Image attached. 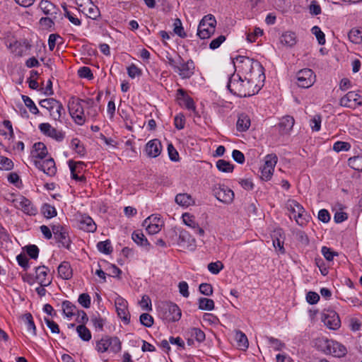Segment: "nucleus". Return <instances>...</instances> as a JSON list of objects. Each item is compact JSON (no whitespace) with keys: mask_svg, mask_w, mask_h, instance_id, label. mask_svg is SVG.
Wrapping results in <instances>:
<instances>
[{"mask_svg":"<svg viewBox=\"0 0 362 362\" xmlns=\"http://www.w3.org/2000/svg\"><path fill=\"white\" fill-rule=\"evenodd\" d=\"M233 62L238 71L237 74H240L246 80L252 78L255 83L264 80V68L259 62L247 57L238 56L233 59Z\"/></svg>","mask_w":362,"mask_h":362,"instance_id":"obj_1","label":"nucleus"},{"mask_svg":"<svg viewBox=\"0 0 362 362\" xmlns=\"http://www.w3.org/2000/svg\"><path fill=\"white\" fill-rule=\"evenodd\" d=\"M255 81L252 78L246 80L240 74H233L227 84L230 93L240 97L250 96L254 94L252 87L256 86Z\"/></svg>","mask_w":362,"mask_h":362,"instance_id":"obj_2","label":"nucleus"},{"mask_svg":"<svg viewBox=\"0 0 362 362\" xmlns=\"http://www.w3.org/2000/svg\"><path fill=\"white\" fill-rule=\"evenodd\" d=\"M286 207L289 212L290 218H293L298 225L304 226L309 222L310 218L309 214L297 201L288 199L286 204Z\"/></svg>","mask_w":362,"mask_h":362,"instance_id":"obj_3","label":"nucleus"},{"mask_svg":"<svg viewBox=\"0 0 362 362\" xmlns=\"http://www.w3.org/2000/svg\"><path fill=\"white\" fill-rule=\"evenodd\" d=\"M83 100L73 98L69 102V114L78 125H83L86 122V106Z\"/></svg>","mask_w":362,"mask_h":362,"instance_id":"obj_4","label":"nucleus"},{"mask_svg":"<svg viewBox=\"0 0 362 362\" xmlns=\"http://www.w3.org/2000/svg\"><path fill=\"white\" fill-rule=\"evenodd\" d=\"M158 312L160 317L168 322L178 321L182 315L179 307L173 303H163L159 306Z\"/></svg>","mask_w":362,"mask_h":362,"instance_id":"obj_5","label":"nucleus"},{"mask_svg":"<svg viewBox=\"0 0 362 362\" xmlns=\"http://www.w3.org/2000/svg\"><path fill=\"white\" fill-rule=\"evenodd\" d=\"M216 25V20L213 15L204 16L198 25L197 35L201 39L210 37L215 32Z\"/></svg>","mask_w":362,"mask_h":362,"instance_id":"obj_6","label":"nucleus"},{"mask_svg":"<svg viewBox=\"0 0 362 362\" xmlns=\"http://www.w3.org/2000/svg\"><path fill=\"white\" fill-rule=\"evenodd\" d=\"M10 200L15 208L20 209L28 216H35L37 213V209L32 202L22 195H11Z\"/></svg>","mask_w":362,"mask_h":362,"instance_id":"obj_7","label":"nucleus"},{"mask_svg":"<svg viewBox=\"0 0 362 362\" xmlns=\"http://www.w3.org/2000/svg\"><path fill=\"white\" fill-rule=\"evenodd\" d=\"M297 85L303 88L312 86L315 81V74L310 69H303L296 74Z\"/></svg>","mask_w":362,"mask_h":362,"instance_id":"obj_8","label":"nucleus"},{"mask_svg":"<svg viewBox=\"0 0 362 362\" xmlns=\"http://www.w3.org/2000/svg\"><path fill=\"white\" fill-rule=\"evenodd\" d=\"M321 320L329 329L336 330L341 326L338 314L333 310H325L322 313Z\"/></svg>","mask_w":362,"mask_h":362,"instance_id":"obj_9","label":"nucleus"},{"mask_svg":"<svg viewBox=\"0 0 362 362\" xmlns=\"http://www.w3.org/2000/svg\"><path fill=\"white\" fill-rule=\"evenodd\" d=\"M277 160V156L275 154H269L265 156L264 163L261 168V177L262 180H269L271 179Z\"/></svg>","mask_w":362,"mask_h":362,"instance_id":"obj_10","label":"nucleus"},{"mask_svg":"<svg viewBox=\"0 0 362 362\" xmlns=\"http://www.w3.org/2000/svg\"><path fill=\"white\" fill-rule=\"evenodd\" d=\"M51 228L54 238L57 241L60 243L63 247L69 248L71 240L67 228L59 224H53Z\"/></svg>","mask_w":362,"mask_h":362,"instance_id":"obj_11","label":"nucleus"},{"mask_svg":"<svg viewBox=\"0 0 362 362\" xmlns=\"http://www.w3.org/2000/svg\"><path fill=\"white\" fill-rule=\"evenodd\" d=\"M340 105L355 109L362 105V96L355 91H349L340 99Z\"/></svg>","mask_w":362,"mask_h":362,"instance_id":"obj_12","label":"nucleus"},{"mask_svg":"<svg viewBox=\"0 0 362 362\" xmlns=\"http://www.w3.org/2000/svg\"><path fill=\"white\" fill-rule=\"evenodd\" d=\"M115 305L117 315L126 324L130 320V314L128 310L127 302L121 296H117L115 300Z\"/></svg>","mask_w":362,"mask_h":362,"instance_id":"obj_13","label":"nucleus"},{"mask_svg":"<svg viewBox=\"0 0 362 362\" xmlns=\"http://www.w3.org/2000/svg\"><path fill=\"white\" fill-rule=\"evenodd\" d=\"M215 197L220 202L225 204H230L234 199V192L225 185H219L214 189Z\"/></svg>","mask_w":362,"mask_h":362,"instance_id":"obj_14","label":"nucleus"},{"mask_svg":"<svg viewBox=\"0 0 362 362\" xmlns=\"http://www.w3.org/2000/svg\"><path fill=\"white\" fill-rule=\"evenodd\" d=\"M39 129L43 134L55 139L57 141H62L65 137L62 131L57 130L49 123L40 124Z\"/></svg>","mask_w":362,"mask_h":362,"instance_id":"obj_15","label":"nucleus"},{"mask_svg":"<svg viewBox=\"0 0 362 362\" xmlns=\"http://www.w3.org/2000/svg\"><path fill=\"white\" fill-rule=\"evenodd\" d=\"M194 64L192 60H188L185 62L182 59L180 64H178L177 68L175 70V72L182 78H189L194 74Z\"/></svg>","mask_w":362,"mask_h":362,"instance_id":"obj_16","label":"nucleus"},{"mask_svg":"<svg viewBox=\"0 0 362 362\" xmlns=\"http://www.w3.org/2000/svg\"><path fill=\"white\" fill-rule=\"evenodd\" d=\"M35 165L49 176H53L57 172L54 160L52 158L47 160H34Z\"/></svg>","mask_w":362,"mask_h":362,"instance_id":"obj_17","label":"nucleus"},{"mask_svg":"<svg viewBox=\"0 0 362 362\" xmlns=\"http://www.w3.org/2000/svg\"><path fill=\"white\" fill-rule=\"evenodd\" d=\"M143 226L146 228L148 233L153 235L161 230L162 223L158 217L151 215L144 221Z\"/></svg>","mask_w":362,"mask_h":362,"instance_id":"obj_18","label":"nucleus"},{"mask_svg":"<svg viewBox=\"0 0 362 362\" xmlns=\"http://www.w3.org/2000/svg\"><path fill=\"white\" fill-rule=\"evenodd\" d=\"M76 221L80 229L86 232H94L96 230V225L91 217L86 214H79Z\"/></svg>","mask_w":362,"mask_h":362,"instance_id":"obj_19","label":"nucleus"},{"mask_svg":"<svg viewBox=\"0 0 362 362\" xmlns=\"http://www.w3.org/2000/svg\"><path fill=\"white\" fill-rule=\"evenodd\" d=\"M162 151L161 142L157 139H152L147 142L145 146V152L150 158L158 157Z\"/></svg>","mask_w":362,"mask_h":362,"instance_id":"obj_20","label":"nucleus"},{"mask_svg":"<svg viewBox=\"0 0 362 362\" xmlns=\"http://www.w3.org/2000/svg\"><path fill=\"white\" fill-rule=\"evenodd\" d=\"M178 244L185 248L194 249L196 245L195 239L186 230L180 232Z\"/></svg>","mask_w":362,"mask_h":362,"instance_id":"obj_21","label":"nucleus"},{"mask_svg":"<svg viewBox=\"0 0 362 362\" xmlns=\"http://www.w3.org/2000/svg\"><path fill=\"white\" fill-rule=\"evenodd\" d=\"M331 339H328L326 337H321L315 339L313 341V346L319 351L328 354L330 353V346L332 344Z\"/></svg>","mask_w":362,"mask_h":362,"instance_id":"obj_22","label":"nucleus"},{"mask_svg":"<svg viewBox=\"0 0 362 362\" xmlns=\"http://www.w3.org/2000/svg\"><path fill=\"white\" fill-rule=\"evenodd\" d=\"M177 99L181 105L185 106L189 110H194V103L192 98L188 96L183 89H178L177 93Z\"/></svg>","mask_w":362,"mask_h":362,"instance_id":"obj_23","label":"nucleus"},{"mask_svg":"<svg viewBox=\"0 0 362 362\" xmlns=\"http://www.w3.org/2000/svg\"><path fill=\"white\" fill-rule=\"evenodd\" d=\"M49 272V269L45 266L38 267L35 269L36 279L42 286H47L51 284V280L47 278Z\"/></svg>","mask_w":362,"mask_h":362,"instance_id":"obj_24","label":"nucleus"},{"mask_svg":"<svg viewBox=\"0 0 362 362\" xmlns=\"http://www.w3.org/2000/svg\"><path fill=\"white\" fill-rule=\"evenodd\" d=\"M83 104L86 106V121L88 119L95 118L98 115V110L94 100L91 98H88L83 100Z\"/></svg>","mask_w":362,"mask_h":362,"instance_id":"obj_25","label":"nucleus"},{"mask_svg":"<svg viewBox=\"0 0 362 362\" xmlns=\"http://www.w3.org/2000/svg\"><path fill=\"white\" fill-rule=\"evenodd\" d=\"M182 221L185 225L194 229L195 233L201 236L204 235V230L199 227V224L195 220L194 216L186 213L182 215Z\"/></svg>","mask_w":362,"mask_h":362,"instance_id":"obj_26","label":"nucleus"},{"mask_svg":"<svg viewBox=\"0 0 362 362\" xmlns=\"http://www.w3.org/2000/svg\"><path fill=\"white\" fill-rule=\"evenodd\" d=\"M31 153L34 160H41L44 159L47 154V147L42 142L35 143L33 145V149Z\"/></svg>","mask_w":362,"mask_h":362,"instance_id":"obj_27","label":"nucleus"},{"mask_svg":"<svg viewBox=\"0 0 362 362\" xmlns=\"http://www.w3.org/2000/svg\"><path fill=\"white\" fill-rule=\"evenodd\" d=\"M346 353L347 349L343 344L334 340L332 341L330 353L329 354L340 358L344 356Z\"/></svg>","mask_w":362,"mask_h":362,"instance_id":"obj_28","label":"nucleus"},{"mask_svg":"<svg viewBox=\"0 0 362 362\" xmlns=\"http://www.w3.org/2000/svg\"><path fill=\"white\" fill-rule=\"evenodd\" d=\"M81 12L84 13L87 17L95 20L100 16V11L98 8L90 1L87 6L81 8Z\"/></svg>","mask_w":362,"mask_h":362,"instance_id":"obj_29","label":"nucleus"},{"mask_svg":"<svg viewBox=\"0 0 362 362\" xmlns=\"http://www.w3.org/2000/svg\"><path fill=\"white\" fill-rule=\"evenodd\" d=\"M294 124V119L291 116L284 117L279 124V131L281 134H284L288 133L293 128Z\"/></svg>","mask_w":362,"mask_h":362,"instance_id":"obj_30","label":"nucleus"},{"mask_svg":"<svg viewBox=\"0 0 362 362\" xmlns=\"http://www.w3.org/2000/svg\"><path fill=\"white\" fill-rule=\"evenodd\" d=\"M250 118L247 115L240 114L236 123L237 130L241 132H246L250 128Z\"/></svg>","mask_w":362,"mask_h":362,"instance_id":"obj_31","label":"nucleus"},{"mask_svg":"<svg viewBox=\"0 0 362 362\" xmlns=\"http://www.w3.org/2000/svg\"><path fill=\"white\" fill-rule=\"evenodd\" d=\"M280 42L287 47H292L297 42L295 33L286 31L280 37Z\"/></svg>","mask_w":362,"mask_h":362,"instance_id":"obj_32","label":"nucleus"},{"mask_svg":"<svg viewBox=\"0 0 362 362\" xmlns=\"http://www.w3.org/2000/svg\"><path fill=\"white\" fill-rule=\"evenodd\" d=\"M58 274L63 279H69L72 277L73 272L69 262H63L58 267Z\"/></svg>","mask_w":362,"mask_h":362,"instance_id":"obj_33","label":"nucleus"},{"mask_svg":"<svg viewBox=\"0 0 362 362\" xmlns=\"http://www.w3.org/2000/svg\"><path fill=\"white\" fill-rule=\"evenodd\" d=\"M50 117L54 120H59L62 113L64 112V109L62 104L57 100L51 109L49 110Z\"/></svg>","mask_w":362,"mask_h":362,"instance_id":"obj_34","label":"nucleus"},{"mask_svg":"<svg viewBox=\"0 0 362 362\" xmlns=\"http://www.w3.org/2000/svg\"><path fill=\"white\" fill-rule=\"evenodd\" d=\"M186 335L192 339L197 340L198 342H202L205 339V334L204 332L197 327L189 328L186 332Z\"/></svg>","mask_w":362,"mask_h":362,"instance_id":"obj_35","label":"nucleus"},{"mask_svg":"<svg viewBox=\"0 0 362 362\" xmlns=\"http://www.w3.org/2000/svg\"><path fill=\"white\" fill-rule=\"evenodd\" d=\"M22 320L26 326L28 332L33 336L36 335V327L32 315L29 313L24 314L22 316Z\"/></svg>","mask_w":362,"mask_h":362,"instance_id":"obj_36","label":"nucleus"},{"mask_svg":"<svg viewBox=\"0 0 362 362\" xmlns=\"http://www.w3.org/2000/svg\"><path fill=\"white\" fill-rule=\"evenodd\" d=\"M235 339L237 346L240 349L245 350L248 347V340L246 335L241 331L237 330L235 332Z\"/></svg>","mask_w":362,"mask_h":362,"instance_id":"obj_37","label":"nucleus"},{"mask_svg":"<svg viewBox=\"0 0 362 362\" xmlns=\"http://www.w3.org/2000/svg\"><path fill=\"white\" fill-rule=\"evenodd\" d=\"M175 200L178 205L183 207H187L194 203L192 197L189 194L185 193L178 194L175 197Z\"/></svg>","mask_w":362,"mask_h":362,"instance_id":"obj_38","label":"nucleus"},{"mask_svg":"<svg viewBox=\"0 0 362 362\" xmlns=\"http://www.w3.org/2000/svg\"><path fill=\"white\" fill-rule=\"evenodd\" d=\"M62 308L63 313L66 317L69 318L76 315V311L78 310L72 303L68 300H65L62 303Z\"/></svg>","mask_w":362,"mask_h":362,"instance_id":"obj_39","label":"nucleus"},{"mask_svg":"<svg viewBox=\"0 0 362 362\" xmlns=\"http://www.w3.org/2000/svg\"><path fill=\"white\" fill-rule=\"evenodd\" d=\"M132 238L139 245L146 247L149 245L148 240L141 231H134L132 235Z\"/></svg>","mask_w":362,"mask_h":362,"instance_id":"obj_40","label":"nucleus"},{"mask_svg":"<svg viewBox=\"0 0 362 362\" xmlns=\"http://www.w3.org/2000/svg\"><path fill=\"white\" fill-rule=\"evenodd\" d=\"M40 8L47 15H52L55 13V6L47 0H42L40 3Z\"/></svg>","mask_w":362,"mask_h":362,"instance_id":"obj_41","label":"nucleus"},{"mask_svg":"<svg viewBox=\"0 0 362 362\" xmlns=\"http://www.w3.org/2000/svg\"><path fill=\"white\" fill-rule=\"evenodd\" d=\"M199 308L203 310H213L214 309V302L210 298H200L199 299Z\"/></svg>","mask_w":362,"mask_h":362,"instance_id":"obj_42","label":"nucleus"},{"mask_svg":"<svg viewBox=\"0 0 362 362\" xmlns=\"http://www.w3.org/2000/svg\"><path fill=\"white\" fill-rule=\"evenodd\" d=\"M69 168L71 173V176L74 179L76 180H81L83 179V177H79L77 175V170L82 169L83 163L82 162H76L74 163L72 161H69Z\"/></svg>","mask_w":362,"mask_h":362,"instance_id":"obj_43","label":"nucleus"},{"mask_svg":"<svg viewBox=\"0 0 362 362\" xmlns=\"http://www.w3.org/2000/svg\"><path fill=\"white\" fill-rule=\"evenodd\" d=\"M216 168L219 171L223 173H231L233 170V165L225 160H218L216 162Z\"/></svg>","mask_w":362,"mask_h":362,"instance_id":"obj_44","label":"nucleus"},{"mask_svg":"<svg viewBox=\"0 0 362 362\" xmlns=\"http://www.w3.org/2000/svg\"><path fill=\"white\" fill-rule=\"evenodd\" d=\"M41 211L45 217L47 218H53L57 214L55 207L49 204H43Z\"/></svg>","mask_w":362,"mask_h":362,"instance_id":"obj_45","label":"nucleus"},{"mask_svg":"<svg viewBox=\"0 0 362 362\" xmlns=\"http://www.w3.org/2000/svg\"><path fill=\"white\" fill-rule=\"evenodd\" d=\"M76 331L82 340L88 341L91 339V333L84 325H78Z\"/></svg>","mask_w":362,"mask_h":362,"instance_id":"obj_46","label":"nucleus"},{"mask_svg":"<svg viewBox=\"0 0 362 362\" xmlns=\"http://www.w3.org/2000/svg\"><path fill=\"white\" fill-rule=\"evenodd\" d=\"M109 351L117 353L121 350V342L117 337H108Z\"/></svg>","mask_w":362,"mask_h":362,"instance_id":"obj_47","label":"nucleus"},{"mask_svg":"<svg viewBox=\"0 0 362 362\" xmlns=\"http://www.w3.org/2000/svg\"><path fill=\"white\" fill-rule=\"evenodd\" d=\"M349 165L353 169L362 171V157L361 156H355L353 158H350L348 160Z\"/></svg>","mask_w":362,"mask_h":362,"instance_id":"obj_48","label":"nucleus"},{"mask_svg":"<svg viewBox=\"0 0 362 362\" xmlns=\"http://www.w3.org/2000/svg\"><path fill=\"white\" fill-rule=\"evenodd\" d=\"M13 161L7 157L0 156V170H11L13 168Z\"/></svg>","mask_w":362,"mask_h":362,"instance_id":"obj_49","label":"nucleus"},{"mask_svg":"<svg viewBox=\"0 0 362 362\" xmlns=\"http://www.w3.org/2000/svg\"><path fill=\"white\" fill-rule=\"evenodd\" d=\"M267 339L270 347L273 348L275 351H280L285 346V344L278 339L269 337H267Z\"/></svg>","mask_w":362,"mask_h":362,"instance_id":"obj_50","label":"nucleus"},{"mask_svg":"<svg viewBox=\"0 0 362 362\" xmlns=\"http://www.w3.org/2000/svg\"><path fill=\"white\" fill-rule=\"evenodd\" d=\"M349 39L351 42L355 44H360L362 42V34L358 30L352 29L349 33Z\"/></svg>","mask_w":362,"mask_h":362,"instance_id":"obj_51","label":"nucleus"},{"mask_svg":"<svg viewBox=\"0 0 362 362\" xmlns=\"http://www.w3.org/2000/svg\"><path fill=\"white\" fill-rule=\"evenodd\" d=\"M98 250L104 254H110L112 249L110 240L100 241L97 244Z\"/></svg>","mask_w":362,"mask_h":362,"instance_id":"obj_52","label":"nucleus"},{"mask_svg":"<svg viewBox=\"0 0 362 362\" xmlns=\"http://www.w3.org/2000/svg\"><path fill=\"white\" fill-rule=\"evenodd\" d=\"M173 27H174L173 30H174L175 33L177 34L179 37H186V33L184 31V28L182 27V24L180 19H179V18L175 19L174 23H173Z\"/></svg>","mask_w":362,"mask_h":362,"instance_id":"obj_53","label":"nucleus"},{"mask_svg":"<svg viewBox=\"0 0 362 362\" xmlns=\"http://www.w3.org/2000/svg\"><path fill=\"white\" fill-rule=\"evenodd\" d=\"M22 99L25 105L29 108V110L31 113L37 115L39 112L37 107L31 98L26 95H22Z\"/></svg>","mask_w":362,"mask_h":362,"instance_id":"obj_54","label":"nucleus"},{"mask_svg":"<svg viewBox=\"0 0 362 362\" xmlns=\"http://www.w3.org/2000/svg\"><path fill=\"white\" fill-rule=\"evenodd\" d=\"M71 146L78 155L83 156L85 153V148L81 145V141L75 138L71 140Z\"/></svg>","mask_w":362,"mask_h":362,"instance_id":"obj_55","label":"nucleus"},{"mask_svg":"<svg viewBox=\"0 0 362 362\" xmlns=\"http://www.w3.org/2000/svg\"><path fill=\"white\" fill-rule=\"evenodd\" d=\"M223 269V264L221 261L211 262L208 264V269L213 274H218Z\"/></svg>","mask_w":362,"mask_h":362,"instance_id":"obj_56","label":"nucleus"},{"mask_svg":"<svg viewBox=\"0 0 362 362\" xmlns=\"http://www.w3.org/2000/svg\"><path fill=\"white\" fill-rule=\"evenodd\" d=\"M311 30L312 33L316 37L318 43L324 45L325 43V36L321 29L318 26H314Z\"/></svg>","mask_w":362,"mask_h":362,"instance_id":"obj_57","label":"nucleus"},{"mask_svg":"<svg viewBox=\"0 0 362 362\" xmlns=\"http://www.w3.org/2000/svg\"><path fill=\"white\" fill-rule=\"evenodd\" d=\"M96 350L100 353L109 351L108 337L103 338L97 342Z\"/></svg>","mask_w":362,"mask_h":362,"instance_id":"obj_58","label":"nucleus"},{"mask_svg":"<svg viewBox=\"0 0 362 362\" xmlns=\"http://www.w3.org/2000/svg\"><path fill=\"white\" fill-rule=\"evenodd\" d=\"M351 148V145L348 142L337 141L333 145V150L336 152L348 151Z\"/></svg>","mask_w":362,"mask_h":362,"instance_id":"obj_59","label":"nucleus"},{"mask_svg":"<svg viewBox=\"0 0 362 362\" xmlns=\"http://www.w3.org/2000/svg\"><path fill=\"white\" fill-rule=\"evenodd\" d=\"M263 34V31L259 28H255L252 32L249 30L247 34V40L250 42H253L256 40V38L261 36Z\"/></svg>","mask_w":362,"mask_h":362,"instance_id":"obj_60","label":"nucleus"},{"mask_svg":"<svg viewBox=\"0 0 362 362\" xmlns=\"http://www.w3.org/2000/svg\"><path fill=\"white\" fill-rule=\"evenodd\" d=\"M140 322L146 327H151L153 325V318L148 313H143L139 317Z\"/></svg>","mask_w":362,"mask_h":362,"instance_id":"obj_61","label":"nucleus"},{"mask_svg":"<svg viewBox=\"0 0 362 362\" xmlns=\"http://www.w3.org/2000/svg\"><path fill=\"white\" fill-rule=\"evenodd\" d=\"M78 301L85 308H88L90 306V297L88 293L81 294Z\"/></svg>","mask_w":362,"mask_h":362,"instance_id":"obj_62","label":"nucleus"},{"mask_svg":"<svg viewBox=\"0 0 362 362\" xmlns=\"http://www.w3.org/2000/svg\"><path fill=\"white\" fill-rule=\"evenodd\" d=\"M321 117L319 115H315L313 118L310 119V125L313 131H320L321 127Z\"/></svg>","mask_w":362,"mask_h":362,"instance_id":"obj_63","label":"nucleus"},{"mask_svg":"<svg viewBox=\"0 0 362 362\" xmlns=\"http://www.w3.org/2000/svg\"><path fill=\"white\" fill-rule=\"evenodd\" d=\"M238 182L245 190H252L254 188V183L250 178L245 177L240 179Z\"/></svg>","mask_w":362,"mask_h":362,"instance_id":"obj_64","label":"nucleus"}]
</instances>
